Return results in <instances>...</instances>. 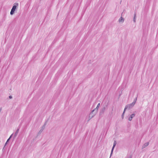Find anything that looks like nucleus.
Segmentation results:
<instances>
[{"mask_svg": "<svg viewBox=\"0 0 158 158\" xmlns=\"http://www.w3.org/2000/svg\"><path fill=\"white\" fill-rule=\"evenodd\" d=\"M19 5V4L18 3H15L14 4V5L13 6V7L11 10V11L10 12V14L11 15H13L15 11L17 6Z\"/></svg>", "mask_w": 158, "mask_h": 158, "instance_id": "nucleus-1", "label": "nucleus"}, {"mask_svg": "<svg viewBox=\"0 0 158 158\" xmlns=\"http://www.w3.org/2000/svg\"><path fill=\"white\" fill-rule=\"evenodd\" d=\"M134 102H132V103L130 104H129L128 105H127L126 106H125V108H124V112H125V110H126L127 109H130V108L132 107V106H133L135 104H134Z\"/></svg>", "mask_w": 158, "mask_h": 158, "instance_id": "nucleus-2", "label": "nucleus"}, {"mask_svg": "<svg viewBox=\"0 0 158 158\" xmlns=\"http://www.w3.org/2000/svg\"><path fill=\"white\" fill-rule=\"evenodd\" d=\"M107 105H106V106H103L100 110V114H103L105 110H106V107H107Z\"/></svg>", "mask_w": 158, "mask_h": 158, "instance_id": "nucleus-3", "label": "nucleus"}, {"mask_svg": "<svg viewBox=\"0 0 158 158\" xmlns=\"http://www.w3.org/2000/svg\"><path fill=\"white\" fill-rule=\"evenodd\" d=\"M97 113V111H96L95 110H93L90 112L89 115H91L93 117Z\"/></svg>", "mask_w": 158, "mask_h": 158, "instance_id": "nucleus-4", "label": "nucleus"}, {"mask_svg": "<svg viewBox=\"0 0 158 158\" xmlns=\"http://www.w3.org/2000/svg\"><path fill=\"white\" fill-rule=\"evenodd\" d=\"M46 124V123H45L44 125L41 128V129L40 130V131H39V132L38 133V135H40L41 133L42 132L43 130L45 128V125Z\"/></svg>", "mask_w": 158, "mask_h": 158, "instance_id": "nucleus-5", "label": "nucleus"}, {"mask_svg": "<svg viewBox=\"0 0 158 158\" xmlns=\"http://www.w3.org/2000/svg\"><path fill=\"white\" fill-rule=\"evenodd\" d=\"M135 116V114H131L130 116L129 117V118H128V120L130 121H131L132 118L134 117Z\"/></svg>", "mask_w": 158, "mask_h": 158, "instance_id": "nucleus-6", "label": "nucleus"}, {"mask_svg": "<svg viewBox=\"0 0 158 158\" xmlns=\"http://www.w3.org/2000/svg\"><path fill=\"white\" fill-rule=\"evenodd\" d=\"M19 129H18L16 130V131L15 134L14 135V137H13V138L14 139H15L16 138V136L18 135V133H19Z\"/></svg>", "mask_w": 158, "mask_h": 158, "instance_id": "nucleus-7", "label": "nucleus"}, {"mask_svg": "<svg viewBox=\"0 0 158 158\" xmlns=\"http://www.w3.org/2000/svg\"><path fill=\"white\" fill-rule=\"evenodd\" d=\"M149 144V142H147V143H145L143 144V146L142 147V148L143 149V148H145L146 147H147L148 146Z\"/></svg>", "mask_w": 158, "mask_h": 158, "instance_id": "nucleus-8", "label": "nucleus"}, {"mask_svg": "<svg viewBox=\"0 0 158 158\" xmlns=\"http://www.w3.org/2000/svg\"><path fill=\"white\" fill-rule=\"evenodd\" d=\"M118 21L119 23H123L124 21V19L122 17H121L119 19Z\"/></svg>", "mask_w": 158, "mask_h": 158, "instance_id": "nucleus-9", "label": "nucleus"}, {"mask_svg": "<svg viewBox=\"0 0 158 158\" xmlns=\"http://www.w3.org/2000/svg\"><path fill=\"white\" fill-rule=\"evenodd\" d=\"M100 103H98L95 109H94V110H95L97 111V112L100 106Z\"/></svg>", "mask_w": 158, "mask_h": 158, "instance_id": "nucleus-10", "label": "nucleus"}, {"mask_svg": "<svg viewBox=\"0 0 158 158\" xmlns=\"http://www.w3.org/2000/svg\"><path fill=\"white\" fill-rule=\"evenodd\" d=\"M136 13H135L134 14V17L133 19V22L134 23L135 22V18H136Z\"/></svg>", "mask_w": 158, "mask_h": 158, "instance_id": "nucleus-11", "label": "nucleus"}, {"mask_svg": "<svg viewBox=\"0 0 158 158\" xmlns=\"http://www.w3.org/2000/svg\"><path fill=\"white\" fill-rule=\"evenodd\" d=\"M116 140H114V141L113 145L112 148L114 149V147H115V145H116Z\"/></svg>", "mask_w": 158, "mask_h": 158, "instance_id": "nucleus-12", "label": "nucleus"}, {"mask_svg": "<svg viewBox=\"0 0 158 158\" xmlns=\"http://www.w3.org/2000/svg\"><path fill=\"white\" fill-rule=\"evenodd\" d=\"M93 116H92L91 115H89V116L88 118V121H89L91 118H93Z\"/></svg>", "mask_w": 158, "mask_h": 158, "instance_id": "nucleus-13", "label": "nucleus"}, {"mask_svg": "<svg viewBox=\"0 0 158 158\" xmlns=\"http://www.w3.org/2000/svg\"><path fill=\"white\" fill-rule=\"evenodd\" d=\"M13 134H12L10 136V137L7 140V142H8L9 140L11 138V137L12 135H13Z\"/></svg>", "mask_w": 158, "mask_h": 158, "instance_id": "nucleus-14", "label": "nucleus"}, {"mask_svg": "<svg viewBox=\"0 0 158 158\" xmlns=\"http://www.w3.org/2000/svg\"><path fill=\"white\" fill-rule=\"evenodd\" d=\"M137 97H136L134 100V101L133 102H134V104H135L136 102V100H137Z\"/></svg>", "mask_w": 158, "mask_h": 158, "instance_id": "nucleus-15", "label": "nucleus"}, {"mask_svg": "<svg viewBox=\"0 0 158 158\" xmlns=\"http://www.w3.org/2000/svg\"><path fill=\"white\" fill-rule=\"evenodd\" d=\"M126 158H132V156L131 155H129L127 156Z\"/></svg>", "mask_w": 158, "mask_h": 158, "instance_id": "nucleus-16", "label": "nucleus"}, {"mask_svg": "<svg viewBox=\"0 0 158 158\" xmlns=\"http://www.w3.org/2000/svg\"><path fill=\"white\" fill-rule=\"evenodd\" d=\"M113 150H114V149H113V148L112 149L111 152L110 153V156H111V155H112V154L113 153Z\"/></svg>", "mask_w": 158, "mask_h": 158, "instance_id": "nucleus-17", "label": "nucleus"}, {"mask_svg": "<svg viewBox=\"0 0 158 158\" xmlns=\"http://www.w3.org/2000/svg\"><path fill=\"white\" fill-rule=\"evenodd\" d=\"M124 113H125V112H124V111L123 112V114H122V117L123 118V115H124Z\"/></svg>", "mask_w": 158, "mask_h": 158, "instance_id": "nucleus-18", "label": "nucleus"}, {"mask_svg": "<svg viewBox=\"0 0 158 158\" xmlns=\"http://www.w3.org/2000/svg\"><path fill=\"white\" fill-rule=\"evenodd\" d=\"M9 98H10V99H12V96H9Z\"/></svg>", "mask_w": 158, "mask_h": 158, "instance_id": "nucleus-19", "label": "nucleus"}, {"mask_svg": "<svg viewBox=\"0 0 158 158\" xmlns=\"http://www.w3.org/2000/svg\"><path fill=\"white\" fill-rule=\"evenodd\" d=\"M7 143V141H6L5 143V145L6 144V143Z\"/></svg>", "mask_w": 158, "mask_h": 158, "instance_id": "nucleus-20", "label": "nucleus"}]
</instances>
